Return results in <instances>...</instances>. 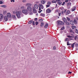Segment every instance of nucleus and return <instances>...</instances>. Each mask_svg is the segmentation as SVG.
I'll return each mask as SVG.
<instances>
[{
	"label": "nucleus",
	"mask_w": 78,
	"mask_h": 78,
	"mask_svg": "<svg viewBox=\"0 0 78 78\" xmlns=\"http://www.w3.org/2000/svg\"><path fill=\"white\" fill-rule=\"evenodd\" d=\"M58 25H64V22L62 21H58L57 22Z\"/></svg>",
	"instance_id": "f257e3e1"
},
{
	"label": "nucleus",
	"mask_w": 78,
	"mask_h": 78,
	"mask_svg": "<svg viewBox=\"0 0 78 78\" xmlns=\"http://www.w3.org/2000/svg\"><path fill=\"white\" fill-rule=\"evenodd\" d=\"M16 14L17 17H20V13L19 12L17 11L16 12Z\"/></svg>",
	"instance_id": "f03ea898"
},
{
	"label": "nucleus",
	"mask_w": 78,
	"mask_h": 78,
	"mask_svg": "<svg viewBox=\"0 0 78 78\" xmlns=\"http://www.w3.org/2000/svg\"><path fill=\"white\" fill-rule=\"evenodd\" d=\"M22 12L24 14H27V13L28 12V11H27V9H23L22 10Z\"/></svg>",
	"instance_id": "7ed1b4c3"
},
{
	"label": "nucleus",
	"mask_w": 78,
	"mask_h": 78,
	"mask_svg": "<svg viewBox=\"0 0 78 78\" xmlns=\"http://www.w3.org/2000/svg\"><path fill=\"white\" fill-rule=\"evenodd\" d=\"M51 10L49 9H47L46 11V13L48 14V13H50L51 12Z\"/></svg>",
	"instance_id": "20e7f679"
},
{
	"label": "nucleus",
	"mask_w": 78,
	"mask_h": 78,
	"mask_svg": "<svg viewBox=\"0 0 78 78\" xmlns=\"http://www.w3.org/2000/svg\"><path fill=\"white\" fill-rule=\"evenodd\" d=\"M27 9L28 11H31L32 10V8L30 7H28L27 8Z\"/></svg>",
	"instance_id": "39448f33"
},
{
	"label": "nucleus",
	"mask_w": 78,
	"mask_h": 78,
	"mask_svg": "<svg viewBox=\"0 0 78 78\" xmlns=\"http://www.w3.org/2000/svg\"><path fill=\"white\" fill-rule=\"evenodd\" d=\"M7 16L8 18H10L11 16V13H9L7 14Z\"/></svg>",
	"instance_id": "423d86ee"
},
{
	"label": "nucleus",
	"mask_w": 78,
	"mask_h": 78,
	"mask_svg": "<svg viewBox=\"0 0 78 78\" xmlns=\"http://www.w3.org/2000/svg\"><path fill=\"white\" fill-rule=\"evenodd\" d=\"M76 7H73L72 9H71V11H75V9H76Z\"/></svg>",
	"instance_id": "0eeeda50"
},
{
	"label": "nucleus",
	"mask_w": 78,
	"mask_h": 78,
	"mask_svg": "<svg viewBox=\"0 0 78 78\" xmlns=\"http://www.w3.org/2000/svg\"><path fill=\"white\" fill-rule=\"evenodd\" d=\"M70 23L71 25H73L75 24V23L73 20H71L70 21Z\"/></svg>",
	"instance_id": "6e6552de"
},
{
	"label": "nucleus",
	"mask_w": 78,
	"mask_h": 78,
	"mask_svg": "<svg viewBox=\"0 0 78 78\" xmlns=\"http://www.w3.org/2000/svg\"><path fill=\"white\" fill-rule=\"evenodd\" d=\"M33 11L34 12V13H37V11L36 10V9H35V8L34 7L33 8Z\"/></svg>",
	"instance_id": "1a4fd4ad"
},
{
	"label": "nucleus",
	"mask_w": 78,
	"mask_h": 78,
	"mask_svg": "<svg viewBox=\"0 0 78 78\" xmlns=\"http://www.w3.org/2000/svg\"><path fill=\"white\" fill-rule=\"evenodd\" d=\"M39 6L41 8V9H44V5H43L42 4H39Z\"/></svg>",
	"instance_id": "9d476101"
},
{
	"label": "nucleus",
	"mask_w": 78,
	"mask_h": 78,
	"mask_svg": "<svg viewBox=\"0 0 78 78\" xmlns=\"http://www.w3.org/2000/svg\"><path fill=\"white\" fill-rule=\"evenodd\" d=\"M26 6H28L30 7V6H31V4L30 3H27L26 5Z\"/></svg>",
	"instance_id": "9b49d317"
},
{
	"label": "nucleus",
	"mask_w": 78,
	"mask_h": 78,
	"mask_svg": "<svg viewBox=\"0 0 78 78\" xmlns=\"http://www.w3.org/2000/svg\"><path fill=\"white\" fill-rule=\"evenodd\" d=\"M71 3H67V5L68 6V7H70V6H71Z\"/></svg>",
	"instance_id": "f8f14e48"
},
{
	"label": "nucleus",
	"mask_w": 78,
	"mask_h": 78,
	"mask_svg": "<svg viewBox=\"0 0 78 78\" xmlns=\"http://www.w3.org/2000/svg\"><path fill=\"white\" fill-rule=\"evenodd\" d=\"M63 21L65 23H66L67 22V19H66V18H63Z\"/></svg>",
	"instance_id": "ddd939ff"
},
{
	"label": "nucleus",
	"mask_w": 78,
	"mask_h": 78,
	"mask_svg": "<svg viewBox=\"0 0 78 78\" xmlns=\"http://www.w3.org/2000/svg\"><path fill=\"white\" fill-rule=\"evenodd\" d=\"M3 18V15L2 14H0V19H2Z\"/></svg>",
	"instance_id": "4468645a"
},
{
	"label": "nucleus",
	"mask_w": 78,
	"mask_h": 78,
	"mask_svg": "<svg viewBox=\"0 0 78 78\" xmlns=\"http://www.w3.org/2000/svg\"><path fill=\"white\" fill-rule=\"evenodd\" d=\"M41 3H42V4L44 5V4L45 3V1L42 0L41 1Z\"/></svg>",
	"instance_id": "2eb2a0df"
},
{
	"label": "nucleus",
	"mask_w": 78,
	"mask_h": 78,
	"mask_svg": "<svg viewBox=\"0 0 78 78\" xmlns=\"http://www.w3.org/2000/svg\"><path fill=\"white\" fill-rule=\"evenodd\" d=\"M4 20L5 21H8V18L7 16H5L4 17Z\"/></svg>",
	"instance_id": "dca6fc26"
},
{
	"label": "nucleus",
	"mask_w": 78,
	"mask_h": 78,
	"mask_svg": "<svg viewBox=\"0 0 78 78\" xmlns=\"http://www.w3.org/2000/svg\"><path fill=\"white\" fill-rule=\"evenodd\" d=\"M38 5L37 4L35 5L34 7L35 8H36V9H38Z\"/></svg>",
	"instance_id": "f3484780"
},
{
	"label": "nucleus",
	"mask_w": 78,
	"mask_h": 78,
	"mask_svg": "<svg viewBox=\"0 0 78 78\" xmlns=\"http://www.w3.org/2000/svg\"><path fill=\"white\" fill-rule=\"evenodd\" d=\"M70 13V11L68 10L67 11L66 13V15H69Z\"/></svg>",
	"instance_id": "a211bd4d"
},
{
	"label": "nucleus",
	"mask_w": 78,
	"mask_h": 78,
	"mask_svg": "<svg viewBox=\"0 0 78 78\" xmlns=\"http://www.w3.org/2000/svg\"><path fill=\"white\" fill-rule=\"evenodd\" d=\"M72 30H73L74 28H76V27L74 26H72Z\"/></svg>",
	"instance_id": "6ab92c4d"
},
{
	"label": "nucleus",
	"mask_w": 78,
	"mask_h": 78,
	"mask_svg": "<svg viewBox=\"0 0 78 78\" xmlns=\"http://www.w3.org/2000/svg\"><path fill=\"white\" fill-rule=\"evenodd\" d=\"M74 22L75 24H76L77 23V21L76 20V19H74Z\"/></svg>",
	"instance_id": "aec40b11"
},
{
	"label": "nucleus",
	"mask_w": 78,
	"mask_h": 78,
	"mask_svg": "<svg viewBox=\"0 0 78 78\" xmlns=\"http://www.w3.org/2000/svg\"><path fill=\"white\" fill-rule=\"evenodd\" d=\"M44 25V23H41V27H43Z\"/></svg>",
	"instance_id": "412c9836"
},
{
	"label": "nucleus",
	"mask_w": 78,
	"mask_h": 78,
	"mask_svg": "<svg viewBox=\"0 0 78 78\" xmlns=\"http://www.w3.org/2000/svg\"><path fill=\"white\" fill-rule=\"evenodd\" d=\"M48 26V23H46L44 26V28H47Z\"/></svg>",
	"instance_id": "4be33fe9"
},
{
	"label": "nucleus",
	"mask_w": 78,
	"mask_h": 78,
	"mask_svg": "<svg viewBox=\"0 0 78 78\" xmlns=\"http://www.w3.org/2000/svg\"><path fill=\"white\" fill-rule=\"evenodd\" d=\"M41 16H42L43 17H45V14L43 13H41L40 14Z\"/></svg>",
	"instance_id": "5701e85b"
},
{
	"label": "nucleus",
	"mask_w": 78,
	"mask_h": 78,
	"mask_svg": "<svg viewBox=\"0 0 78 78\" xmlns=\"http://www.w3.org/2000/svg\"><path fill=\"white\" fill-rule=\"evenodd\" d=\"M1 6V7H2L3 8H6V5H2Z\"/></svg>",
	"instance_id": "b1692460"
},
{
	"label": "nucleus",
	"mask_w": 78,
	"mask_h": 78,
	"mask_svg": "<svg viewBox=\"0 0 78 78\" xmlns=\"http://www.w3.org/2000/svg\"><path fill=\"white\" fill-rule=\"evenodd\" d=\"M38 21H39V22H42V21H43V20L42 19H40Z\"/></svg>",
	"instance_id": "393cba45"
},
{
	"label": "nucleus",
	"mask_w": 78,
	"mask_h": 78,
	"mask_svg": "<svg viewBox=\"0 0 78 78\" xmlns=\"http://www.w3.org/2000/svg\"><path fill=\"white\" fill-rule=\"evenodd\" d=\"M66 25H70V23L68 22H66Z\"/></svg>",
	"instance_id": "a878e982"
},
{
	"label": "nucleus",
	"mask_w": 78,
	"mask_h": 78,
	"mask_svg": "<svg viewBox=\"0 0 78 78\" xmlns=\"http://www.w3.org/2000/svg\"><path fill=\"white\" fill-rule=\"evenodd\" d=\"M75 32L77 34H78V30L76 29H75Z\"/></svg>",
	"instance_id": "bb28decb"
},
{
	"label": "nucleus",
	"mask_w": 78,
	"mask_h": 78,
	"mask_svg": "<svg viewBox=\"0 0 78 78\" xmlns=\"http://www.w3.org/2000/svg\"><path fill=\"white\" fill-rule=\"evenodd\" d=\"M58 5H61L62 4V2H57Z\"/></svg>",
	"instance_id": "cd10ccee"
},
{
	"label": "nucleus",
	"mask_w": 78,
	"mask_h": 78,
	"mask_svg": "<svg viewBox=\"0 0 78 78\" xmlns=\"http://www.w3.org/2000/svg\"><path fill=\"white\" fill-rule=\"evenodd\" d=\"M33 22V20H30L29 22L28 23L29 24H31Z\"/></svg>",
	"instance_id": "c85d7f7f"
},
{
	"label": "nucleus",
	"mask_w": 78,
	"mask_h": 78,
	"mask_svg": "<svg viewBox=\"0 0 78 78\" xmlns=\"http://www.w3.org/2000/svg\"><path fill=\"white\" fill-rule=\"evenodd\" d=\"M12 17L13 18V19H16V16L14 15H13L12 16Z\"/></svg>",
	"instance_id": "c756f323"
},
{
	"label": "nucleus",
	"mask_w": 78,
	"mask_h": 78,
	"mask_svg": "<svg viewBox=\"0 0 78 78\" xmlns=\"http://www.w3.org/2000/svg\"><path fill=\"white\" fill-rule=\"evenodd\" d=\"M65 29V27H63L61 29V30H64Z\"/></svg>",
	"instance_id": "7c9ffc66"
},
{
	"label": "nucleus",
	"mask_w": 78,
	"mask_h": 78,
	"mask_svg": "<svg viewBox=\"0 0 78 78\" xmlns=\"http://www.w3.org/2000/svg\"><path fill=\"white\" fill-rule=\"evenodd\" d=\"M78 44H77V43L76 44H75V47H76V48L78 47Z\"/></svg>",
	"instance_id": "2f4dec72"
},
{
	"label": "nucleus",
	"mask_w": 78,
	"mask_h": 78,
	"mask_svg": "<svg viewBox=\"0 0 78 78\" xmlns=\"http://www.w3.org/2000/svg\"><path fill=\"white\" fill-rule=\"evenodd\" d=\"M67 19L68 20V21H70V18H69V17H67Z\"/></svg>",
	"instance_id": "473e14b6"
},
{
	"label": "nucleus",
	"mask_w": 78,
	"mask_h": 78,
	"mask_svg": "<svg viewBox=\"0 0 78 78\" xmlns=\"http://www.w3.org/2000/svg\"><path fill=\"white\" fill-rule=\"evenodd\" d=\"M47 4L48 5H51V2H48Z\"/></svg>",
	"instance_id": "72a5a7b5"
},
{
	"label": "nucleus",
	"mask_w": 78,
	"mask_h": 78,
	"mask_svg": "<svg viewBox=\"0 0 78 78\" xmlns=\"http://www.w3.org/2000/svg\"><path fill=\"white\" fill-rule=\"evenodd\" d=\"M56 1H52L51 2V3H56Z\"/></svg>",
	"instance_id": "f704fd0d"
},
{
	"label": "nucleus",
	"mask_w": 78,
	"mask_h": 78,
	"mask_svg": "<svg viewBox=\"0 0 78 78\" xmlns=\"http://www.w3.org/2000/svg\"><path fill=\"white\" fill-rule=\"evenodd\" d=\"M38 23H38V22L37 21L35 23V25H37V24H38Z\"/></svg>",
	"instance_id": "c9c22d12"
},
{
	"label": "nucleus",
	"mask_w": 78,
	"mask_h": 78,
	"mask_svg": "<svg viewBox=\"0 0 78 78\" xmlns=\"http://www.w3.org/2000/svg\"><path fill=\"white\" fill-rule=\"evenodd\" d=\"M68 37H69V38H71V37H72V36H71L70 35H68Z\"/></svg>",
	"instance_id": "e433bc0d"
},
{
	"label": "nucleus",
	"mask_w": 78,
	"mask_h": 78,
	"mask_svg": "<svg viewBox=\"0 0 78 78\" xmlns=\"http://www.w3.org/2000/svg\"><path fill=\"white\" fill-rule=\"evenodd\" d=\"M6 11H4L3 12V14H6Z\"/></svg>",
	"instance_id": "4c0bfd02"
},
{
	"label": "nucleus",
	"mask_w": 78,
	"mask_h": 78,
	"mask_svg": "<svg viewBox=\"0 0 78 78\" xmlns=\"http://www.w3.org/2000/svg\"><path fill=\"white\" fill-rule=\"evenodd\" d=\"M76 38H77V36H76L74 37V39L75 40H76Z\"/></svg>",
	"instance_id": "58836bf2"
},
{
	"label": "nucleus",
	"mask_w": 78,
	"mask_h": 78,
	"mask_svg": "<svg viewBox=\"0 0 78 78\" xmlns=\"http://www.w3.org/2000/svg\"><path fill=\"white\" fill-rule=\"evenodd\" d=\"M58 16H61V12H58Z\"/></svg>",
	"instance_id": "ea45409f"
},
{
	"label": "nucleus",
	"mask_w": 78,
	"mask_h": 78,
	"mask_svg": "<svg viewBox=\"0 0 78 78\" xmlns=\"http://www.w3.org/2000/svg\"><path fill=\"white\" fill-rule=\"evenodd\" d=\"M65 2H64L62 3V6H64V5H65Z\"/></svg>",
	"instance_id": "a19ab883"
},
{
	"label": "nucleus",
	"mask_w": 78,
	"mask_h": 78,
	"mask_svg": "<svg viewBox=\"0 0 78 78\" xmlns=\"http://www.w3.org/2000/svg\"><path fill=\"white\" fill-rule=\"evenodd\" d=\"M71 45V44H69V41H68V42L67 43V45Z\"/></svg>",
	"instance_id": "79ce46f5"
},
{
	"label": "nucleus",
	"mask_w": 78,
	"mask_h": 78,
	"mask_svg": "<svg viewBox=\"0 0 78 78\" xmlns=\"http://www.w3.org/2000/svg\"><path fill=\"white\" fill-rule=\"evenodd\" d=\"M21 9H24V6H22L21 7Z\"/></svg>",
	"instance_id": "37998d69"
},
{
	"label": "nucleus",
	"mask_w": 78,
	"mask_h": 78,
	"mask_svg": "<svg viewBox=\"0 0 78 78\" xmlns=\"http://www.w3.org/2000/svg\"><path fill=\"white\" fill-rule=\"evenodd\" d=\"M71 47H72V48H74V45L73 44L71 45Z\"/></svg>",
	"instance_id": "c03bdc74"
},
{
	"label": "nucleus",
	"mask_w": 78,
	"mask_h": 78,
	"mask_svg": "<svg viewBox=\"0 0 78 78\" xmlns=\"http://www.w3.org/2000/svg\"><path fill=\"white\" fill-rule=\"evenodd\" d=\"M34 20L35 21H37V18H36L34 19Z\"/></svg>",
	"instance_id": "a18cd8bd"
},
{
	"label": "nucleus",
	"mask_w": 78,
	"mask_h": 78,
	"mask_svg": "<svg viewBox=\"0 0 78 78\" xmlns=\"http://www.w3.org/2000/svg\"><path fill=\"white\" fill-rule=\"evenodd\" d=\"M69 41V38H66L65 40V41Z\"/></svg>",
	"instance_id": "49530a36"
},
{
	"label": "nucleus",
	"mask_w": 78,
	"mask_h": 78,
	"mask_svg": "<svg viewBox=\"0 0 78 78\" xmlns=\"http://www.w3.org/2000/svg\"><path fill=\"white\" fill-rule=\"evenodd\" d=\"M56 47L55 46H54V47L53 48V50H56Z\"/></svg>",
	"instance_id": "de8ad7c7"
},
{
	"label": "nucleus",
	"mask_w": 78,
	"mask_h": 78,
	"mask_svg": "<svg viewBox=\"0 0 78 78\" xmlns=\"http://www.w3.org/2000/svg\"><path fill=\"white\" fill-rule=\"evenodd\" d=\"M64 11H62V14H63L64 13Z\"/></svg>",
	"instance_id": "09e8293b"
},
{
	"label": "nucleus",
	"mask_w": 78,
	"mask_h": 78,
	"mask_svg": "<svg viewBox=\"0 0 78 78\" xmlns=\"http://www.w3.org/2000/svg\"><path fill=\"white\" fill-rule=\"evenodd\" d=\"M33 25H35V23H34V21L33 22Z\"/></svg>",
	"instance_id": "8fccbe9b"
},
{
	"label": "nucleus",
	"mask_w": 78,
	"mask_h": 78,
	"mask_svg": "<svg viewBox=\"0 0 78 78\" xmlns=\"http://www.w3.org/2000/svg\"><path fill=\"white\" fill-rule=\"evenodd\" d=\"M46 6L47 8H48V7H50V5H46Z\"/></svg>",
	"instance_id": "3c124183"
},
{
	"label": "nucleus",
	"mask_w": 78,
	"mask_h": 78,
	"mask_svg": "<svg viewBox=\"0 0 78 78\" xmlns=\"http://www.w3.org/2000/svg\"><path fill=\"white\" fill-rule=\"evenodd\" d=\"M66 11H67L66 9H64V12H65V13H66Z\"/></svg>",
	"instance_id": "603ef678"
},
{
	"label": "nucleus",
	"mask_w": 78,
	"mask_h": 78,
	"mask_svg": "<svg viewBox=\"0 0 78 78\" xmlns=\"http://www.w3.org/2000/svg\"><path fill=\"white\" fill-rule=\"evenodd\" d=\"M2 3H3V2L0 1V4H2Z\"/></svg>",
	"instance_id": "864d4df0"
},
{
	"label": "nucleus",
	"mask_w": 78,
	"mask_h": 78,
	"mask_svg": "<svg viewBox=\"0 0 78 78\" xmlns=\"http://www.w3.org/2000/svg\"><path fill=\"white\" fill-rule=\"evenodd\" d=\"M70 32L71 33H73V30H71L70 31Z\"/></svg>",
	"instance_id": "5fc2aeb1"
},
{
	"label": "nucleus",
	"mask_w": 78,
	"mask_h": 78,
	"mask_svg": "<svg viewBox=\"0 0 78 78\" xmlns=\"http://www.w3.org/2000/svg\"><path fill=\"white\" fill-rule=\"evenodd\" d=\"M39 11H41V9L39 7Z\"/></svg>",
	"instance_id": "6e6d98bb"
},
{
	"label": "nucleus",
	"mask_w": 78,
	"mask_h": 78,
	"mask_svg": "<svg viewBox=\"0 0 78 78\" xmlns=\"http://www.w3.org/2000/svg\"><path fill=\"white\" fill-rule=\"evenodd\" d=\"M11 2H14L15 1L14 0H11Z\"/></svg>",
	"instance_id": "4d7b16f0"
},
{
	"label": "nucleus",
	"mask_w": 78,
	"mask_h": 78,
	"mask_svg": "<svg viewBox=\"0 0 78 78\" xmlns=\"http://www.w3.org/2000/svg\"><path fill=\"white\" fill-rule=\"evenodd\" d=\"M69 2V0H66V1H65V2Z\"/></svg>",
	"instance_id": "13d9d810"
},
{
	"label": "nucleus",
	"mask_w": 78,
	"mask_h": 78,
	"mask_svg": "<svg viewBox=\"0 0 78 78\" xmlns=\"http://www.w3.org/2000/svg\"><path fill=\"white\" fill-rule=\"evenodd\" d=\"M61 0H56V2H59Z\"/></svg>",
	"instance_id": "bf43d9fd"
},
{
	"label": "nucleus",
	"mask_w": 78,
	"mask_h": 78,
	"mask_svg": "<svg viewBox=\"0 0 78 78\" xmlns=\"http://www.w3.org/2000/svg\"><path fill=\"white\" fill-rule=\"evenodd\" d=\"M26 2V1H25V0L23 1V2L24 3L25 2Z\"/></svg>",
	"instance_id": "052dcab7"
},
{
	"label": "nucleus",
	"mask_w": 78,
	"mask_h": 78,
	"mask_svg": "<svg viewBox=\"0 0 78 78\" xmlns=\"http://www.w3.org/2000/svg\"><path fill=\"white\" fill-rule=\"evenodd\" d=\"M69 73H72V72L69 71Z\"/></svg>",
	"instance_id": "680f3d73"
},
{
	"label": "nucleus",
	"mask_w": 78,
	"mask_h": 78,
	"mask_svg": "<svg viewBox=\"0 0 78 78\" xmlns=\"http://www.w3.org/2000/svg\"><path fill=\"white\" fill-rule=\"evenodd\" d=\"M41 11H42V10L40 11H38V12H39L40 13H41Z\"/></svg>",
	"instance_id": "e2e57ef3"
},
{
	"label": "nucleus",
	"mask_w": 78,
	"mask_h": 78,
	"mask_svg": "<svg viewBox=\"0 0 78 78\" xmlns=\"http://www.w3.org/2000/svg\"><path fill=\"white\" fill-rule=\"evenodd\" d=\"M55 12H58V10H56L55 11Z\"/></svg>",
	"instance_id": "0e129e2a"
},
{
	"label": "nucleus",
	"mask_w": 78,
	"mask_h": 78,
	"mask_svg": "<svg viewBox=\"0 0 78 78\" xmlns=\"http://www.w3.org/2000/svg\"><path fill=\"white\" fill-rule=\"evenodd\" d=\"M76 20H78V18H76Z\"/></svg>",
	"instance_id": "69168bd1"
},
{
	"label": "nucleus",
	"mask_w": 78,
	"mask_h": 78,
	"mask_svg": "<svg viewBox=\"0 0 78 78\" xmlns=\"http://www.w3.org/2000/svg\"><path fill=\"white\" fill-rule=\"evenodd\" d=\"M75 43H74L73 44V45H75Z\"/></svg>",
	"instance_id": "338daca9"
},
{
	"label": "nucleus",
	"mask_w": 78,
	"mask_h": 78,
	"mask_svg": "<svg viewBox=\"0 0 78 78\" xmlns=\"http://www.w3.org/2000/svg\"><path fill=\"white\" fill-rule=\"evenodd\" d=\"M32 14V13H31L30 14L31 15V14Z\"/></svg>",
	"instance_id": "774afa93"
}]
</instances>
